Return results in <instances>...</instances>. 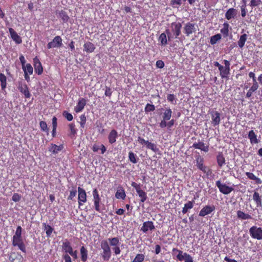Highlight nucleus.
<instances>
[{
    "label": "nucleus",
    "instance_id": "obj_43",
    "mask_svg": "<svg viewBox=\"0 0 262 262\" xmlns=\"http://www.w3.org/2000/svg\"><path fill=\"white\" fill-rule=\"evenodd\" d=\"M43 225L47 236H50L53 231V228L50 225H46L45 223H43Z\"/></svg>",
    "mask_w": 262,
    "mask_h": 262
},
{
    "label": "nucleus",
    "instance_id": "obj_13",
    "mask_svg": "<svg viewBox=\"0 0 262 262\" xmlns=\"http://www.w3.org/2000/svg\"><path fill=\"white\" fill-rule=\"evenodd\" d=\"M154 229L155 226L154 225L152 222L147 221L143 223V226L141 228V231H142L144 233H147L149 230L152 231Z\"/></svg>",
    "mask_w": 262,
    "mask_h": 262
},
{
    "label": "nucleus",
    "instance_id": "obj_10",
    "mask_svg": "<svg viewBox=\"0 0 262 262\" xmlns=\"http://www.w3.org/2000/svg\"><path fill=\"white\" fill-rule=\"evenodd\" d=\"M93 195L95 210L97 211L100 212V202L101 199L100 198L98 191L96 188H95L93 190Z\"/></svg>",
    "mask_w": 262,
    "mask_h": 262
},
{
    "label": "nucleus",
    "instance_id": "obj_18",
    "mask_svg": "<svg viewBox=\"0 0 262 262\" xmlns=\"http://www.w3.org/2000/svg\"><path fill=\"white\" fill-rule=\"evenodd\" d=\"M118 137V133L115 129H112L108 136V142L110 144H113L116 141Z\"/></svg>",
    "mask_w": 262,
    "mask_h": 262
},
{
    "label": "nucleus",
    "instance_id": "obj_42",
    "mask_svg": "<svg viewBox=\"0 0 262 262\" xmlns=\"http://www.w3.org/2000/svg\"><path fill=\"white\" fill-rule=\"evenodd\" d=\"M109 242L111 246L115 247L117 246V245L119 243V240L118 237H113V238H108L107 239V242Z\"/></svg>",
    "mask_w": 262,
    "mask_h": 262
},
{
    "label": "nucleus",
    "instance_id": "obj_20",
    "mask_svg": "<svg viewBox=\"0 0 262 262\" xmlns=\"http://www.w3.org/2000/svg\"><path fill=\"white\" fill-rule=\"evenodd\" d=\"M62 250L66 254L70 253L71 251L73 250V248L71 245V244L68 239H66L64 242L62 243Z\"/></svg>",
    "mask_w": 262,
    "mask_h": 262
},
{
    "label": "nucleus",
    "instance_id": "obj_15",
    "mask_svg": "<svg viewBox=\"0 0 262 262\" xmlns=\"http://www.w3.org/2000/svg\"><path fill=\"white\" fill-rule=\"evenodd\" d=\"M86 103V101L85 99L81 98L79 99L77 105L75 107V111L76 113L80 112L84 108Z\"/></svg>",
    "mask_w": 262,
    "mask_h": 262
},
{
    "label": "nucleus",
    "instance_id": "obj_55",
    "mask_svg": "<svg viewBox=\"0 0 262 262\" xmlns=\"http://www.w3.org/2000/svg\"><path fill=\"white\" fill-rule=\"evenodd\" d=\"M20 199H21L20 195L17 193H14L12 197V201L15 202H19L20 201Z\"/></svg>",
    "mask_w": 262,
    "mask_h": 262
},
{
    "label": "nucleus",
    "instance_id": "obj_25",
    "mask_svg": "<svg viewBox=\"0 0 262 262\" xmlns=\"http://www.w3.org/2000/svg\"><path fill=\"white\" fill-rule=\"evenodd\" d=\"M253 199L255 202L257 207H262V200L261 196L259 195V194L258 192L256 191L254 192Z\"/></svg>",
    "mask_w": 262,
    "mask_h": 262
},
{
    "label": "nucleus",
    "instance_id": "obj_37",
    "mask_svg": "<svg viewBox=\"0 0 262 262\" xmlns=\"http://www.w3.org/2000/svg\"><path fill=\"white\" fill-rule=\"evenodd\" d=\"M172 111L170 108H166L165 112L163 113V119L164 120H169L171 117Z\"/></svg>",
    "mask_w": 262,
    "mask_h": 262
},
{
    "label": "nucleus",
    "instance_id": "obj_50",
    "mask_svg": "<svg viewBox=\"0 0 262 262\" xmlns=\"http://www.w3.org/2000/svg\"><path fill=\"white\" fill-rule=\"evenodd\" d=\"M40 128L44 132H48V128L47 126V124L46 122L43 121H41L39 123Z\"/></svg>",
    "mask_w": 262,
    "mask_h": 262
},
{
    "label": "nucleus",
    "instance_id": "obj_45",
    "mask_svg": "<svg viewBox=\"0 0 262 262\" xmlns=\"http://www.w3.org/2000/svg\"><path fill=\"white\" fill-rule=\"evenodd\" d=\"M128 158L129 161L134 164H136L137 163V157L136 154H135L133 152L130 151L128 154Z\"/></svg>",
    "mask_w": 262,
    "mask_h": 262
},
{
    "label": "nucleus",
    "instance_id": "obj_32",
    "mask_svg": "<svg viewBox=\"0 0 262 262\" xmlns=\"http://www.w3.org/2000/svg\"><path fill=\"white\" fill-rule=\"evenodd\" d=\"M237 216L238 219L241 220H247L251 219L252 218L251 216L248 214L245 213L242 211L238 210L237 211Z\"/></svg>",
    "mask_w": 262,
    "mask_h": 262
},
{
    "label": "nucleus",
    "instance_id": "obj_38",
    "mask_svg": "<svg viewBox=\"0 0 262 262\" xmlns=\"http://www.w3.org/2000/svg\"><path fill=\"white\" fill-rule=\"evenodd\" d=\"M247 39V35L246 34H244L241 36L240 38L238 41V45L241 48H242L244 46Z\"/></svg>",
    "mask_w": 262,
    "mask_h": 262
},
{
    "label": "nucleus",
    "instance_id": "obj_24",
    "mask_svg": "<svg viewBox=\"0 0 262 262\" xmlns=\"http://www.w3.org/2000/svg\"><path fill=\"white\" fill-rule=\"evenodd\" d=\"M56 14H58V17L62 20L63 23L68 22L70 19L67 13L63 10H61L60 11H56Z\"/></svg>",
    "mask_w": 262,
    "mask_h": 262
},
{
    "label": "nucleus",
    "instance_id": "obj_28",
    "mask_svg": "<svg viewBox=\"0 0 262 262\" xmlns=\"http://www.w3.org/2000/svg\"><path fill=\"white\" fill-rule=\"evenodd\" d=\"M63 148V146L62 145L58 146L56 144H52L51 146L49 149V151L52 152L54 154H58L60 151H61Z\"/></svg>",
    "mask_w": 262,
    "mask_h": 262
},
{
    "label": "nucleus",
    "instance_id": "obj_5",
    "mask_svg": "<svg viewBox=\"0 0 262 262\" xmlns=\"http://www.w3.org/2000/svg\"><path fill=\"white\" fill-rule=\"evenodd\" d=\"M132 187L135 188L136 192H137L140 198V202H144L147 199L146 193L142 190L140 184L133 182L131 184Z\"/></svg>",
    "mask_w": 262,
    "mask_h": 262
},
{
    "label": "nucleus",
    "instance_id": "obj_27",
    "mask_svg": "<svg viewBox=\"0 0 262 262\" xmlns=\"http://www.w3.org/2000/svg\"><path fill=\"white\" fill-rule=\"evenodd\" d=\"M115 196L117 199H121L124 200L126 196L125 191L122 187H119L115 194Z\"/></svg>",
    "mask_w": 262,
    "mask_h": 262
},
{
    "label": "nucleus",
    "instance_id": "obj_31",
    "mask_svg": "<svg viewBox=\"0 0 262 262\" xmlns=\"http://www.w3.org/2000/svg\"><path fill=\"white\" fill-rule=\"evenodd\" d=\"M216 161L220 167H222L225 164V159L222 153H220L216 157Z\"/></svg>",
    "mask_w": 262,
    "mask_h": 262
},
{
    "label": "nucleus",
    "instance_id": "obj_29",
    "mask_svg": "<svg viewBox=\"0 0 262 262\" xmlns=\"http://www.w3.org/2000/svg\"><path fill=\"white\" fill-rule=\"evenodd\" d=\"M245 174L249 179L255 181L256 184H260L262 183V181L256 177L253 173L246 172Z\"/></svg>",
    "mask_w": 262,
    "mask_h": 262
},
{
    "label": "nucleus",
    "instance_id": "obj_8",
    "mask_svg": "<svg viewBox=\"0 0 262 262\" xmlns=\"http://www.w3.org/2000/svg\"><path fill=\"white\" fill-rule=\"evenodd\" d=\"M62 45V39L60 36H55L53 40L49 42L47 45V48L50 49L52 48H59Z\"/></svg>",
    "mask_w": 262,
    "mask_h": 262
},
{
    "label": "nucleus",
    "instance_id": "obj_47",
    "mask_svg": "<svg viewBox=\"0 0 262 262\" xmlns=\"http://www.w3.org/2000/svg\"><path fill=\"white\" fill-rule=\"evenodd\" d=\"M70 130V136H74L77 133V129L75 128V125L73 123H71L69 125Z\"/></svg>",
    "mask_w": 262,
    "mask_h": 262
},
{
    "label": "nucleus",
    "instance_id": "obj_17",
    "mask_svg": "<svg viewBox=\"0 0 262 262\" xmlns=\"http://www.w3.org/2000/svg\"><path fill=\"white\" fill-rule=\"evenodd\" d=\"M34 62L35 73L38 75H40L43 72V68L40 62L36 58L34 59Z\"/></svg>",
    "mask_w": 262,
    "mask_h": 262
},
{
    "label": "nucleus",
    "instance_id": "obj_3",
    "mask_svg": "<svg viewBox=\"0 0 262 262\" xmlns=\"http://www.w3.org/2000/svg\"><path fill=\"white\" fill-rule=\"evenodd\" d=\"M249 233L251 236L257 240L262 239V228L253 226L249 229Z\"/></svg>",
    "mask_w": 262,
    "mask_h": 262
},
{
    "label": "nucleus",
    "instance_id": "obj_14",
    "mask_svg": "<svg viewBox=\"0 0 262 262\" xmlns=\"http://www.w3.org/2000/svg\"><path fill=\"white\" fill-rule=\"evenodd\" d=\"M212 123L213 126L218 125L221 121V114L218 112H213L211 113Z\"/></svg>",
    "mask_w": 262,
    "mask_h": 262
},
{
    "label": "nucleus",
    "instance_id": "obj_56",
    "mask_svg": "<svg viewBox=\"0 0 262 262\" xmlns=\"http://www.w3.org/2000/svg\"><path fill=\"white\" fill-rule=\"evenodd\" d=\"M80 126L81 127L84 128V125L86 122V117L84 115H82L80 117Z\"/></svg>",
    "mask_w": 262,
    "mask_h": 262
},
{
    "label": "nucleus",
    "instance_id": "obj_11",
    "mask_svg": "<svg viewBox=\"0 0 262 262\" xmlns=\"http://www.w3.org/2000/svg\"><path fill=\"white\" fill-rule=\"evenodd\" d=\"M171 31L175 35V38H178L181 34V29L182 25L180 23H172L171 24Z\"/></svg>",
    "mask_w": 262,
    "mask_h": 262
},
{
    "label": "nucleus",
    "instance_id": "obj_59",
    "mask_svg": "<svg viewBox=\"0 0 262 262\" xmlns=\"http://www.w3.org/2000/svg\"><path fill=\"white\" fill-rule=\"evenodd\" d=\"M112 93V91L110 88L105 86V95L106 96L111 97Z\"/></svg>",
    "mask_w": 262,
    "mask_h": 262
},
{
    "label": "nucleus",
    "instance_id": "obj_9",
    "mask_svg": "<svg viewBox=\"0 0 262 262\" xmlns=\"http://www.w3.org/2000/svg\"><path fill=\"white\" fill-rule=\"evenodd\" d=\"M78 204L79 206H81L86 202V194L85 191L80 187H78Z\"/></svg>",
    "mask_w": 262,
    "mask_h": 262
},
{
    "label": "nucleus",
    "instance_id": "obj_60",
    "mask_svg": "<svg viewBox=\"0 0 262 262\" xmlns=\"http://www.w3.org/2000/svg\"><path fill=\"white\" fill-rule=\"evenodd\" d=\"M182 4L181 0H172L171 5L174 7L176 6H180Z\"/></svg>",
    "mask_w": 262,
    "mask_h": 262
},
{
    "label": "nucleus",
    "instance_id": "obj_51",
    "mask_svg": "<svg viewBox=\"0 0 262 262\" xmlns=\"http://www.w3.org/2000/svg\"><path fill=\"white\" fill-rule=\"evenodd\" d=\"M22 228L20 226H18L16 228L14 235L13 237H21Z\"/></svg>",
    "mask_w": 262,
    "mask_h": 262
},
{
    "label": "nucleus",
    "instance_id": "obj_1",
    "mask_svg": "<svg viewBox=\"0 0 262 262\" xmlns=\"http://www.w3.org/2000/svg\"><path fill=\"white\" fill-rule=\"evenodd\" d=\"M101 248L103 251L101 253V256L104 260H108L111 257V250L106 240H103L101 242Z\"/></svg>",
    "mask_w": 262,
    "mask_h": 262
},
{
    "label": "nucleus",
    "instance_id": "obj_26",
    "mask_svg": "<svg viewBox=\"0 0 262 262\" xmlns=\"http://www.w3.org/2000/svg\"><path fill=\"white\" fill-rule=\"evenodd\" d=\"M236 15V10L233 8L229 9L225 14V17L228 20L234 18Z\"/></svg>",
    "mask_w": 262,
    "mask_h": 262
},
{
    "label": "nucleus",
    "instance_id": "obj_40",
    "mask_svg": "<svg viewBox=\"0 0 262 262\" xmlns=\"http://www.w3.org/2000/svg\"><path fill=\"white\" fill-rule=\"evenodd\" d=\"M0 81L1 82L2 89L4 90L7 85V78L4 74H0Z\"/></svg>",
    "mask_w": 262,
    "mask_h": 262
},
{
    "label": "nucleus",
    "instance_id": "obj_7",
    "mask_svg": "<svg viewBox=\"0 0 262 262\" xmlns=\"http://www.w3.org/2000/svg\"><path fill=\"white\" fill-rule=\"evenodd\" d=\"M225 68L220 73V76L222 78H226L228 79V76L230 74V62L227 60H224L223 61Z\"/></svg>",
    "mask_w": 262,
    "mask_h": 262
},
{
    "label": "nucleus",
    "instance_id": "obj_54",
    "mask_svg": "<svg viewBox=\"0 0 262 262\" xmlns=\"http://www.w3.org/2000/svg\"><path fill=\"white\" fill-rule=\"evenodd\" d=\"M260 3H262L261 0H251L250 6L253 8L257 6Z\"/></svg>",
    "mask_w": 262,
    "mask_h": 262
},
{
    "label": "nucleus",
    "instance_id": "obj_52",
    "mask_svg": "<svg viewBox=\"0 0 262 262\" xmlns=\"http://www.w3.org/2000/svg\"><path fill=\"white\" fill-rule=\"evenodd\" d=\"M167 100L172 103H176V98L173 94H168L167 96Z\"/></svg>",
    "mask_w": 262,
    "mask_h": 262
},
{
    "label": "nucleus",
    "instance_id": "obj_2",
    "mask_svg": "<svg viewBox=\"0 0 262 262\" xmlns=\"http://www.w3.org/2000/svg\"><path fill=\"white\" fill-rule=\"evenodd\" d=\"M197 25L195 23L188 22L185 24L183 28V32L186 36H189L193 33H195L196 32Z\"/></svg>",
    "mask_w": 262,
    "mask_h": 262
},
{
    "label": "nucleus",
    "instance_id": "obj_49",
    "mask_svg": "<svg viewBox=\"0 0 262 262\" xmlns=\"http://www.w3.org/2000/svg\"><path fill=\"white\" fill-rule=\"evenodd\" d=\"M155 110L154 105L147 103L145 107V112H152Z\"/></svg>",
    "mask_w": 262,
    "mask_h": 262
},
{
    "label": "nucleus",
    "instance_id": "obj_57",
    "mask_svg": "<svg viewBox=\"0 0 262 262\" xmlns=\"http://www.w3.org/2000/svg\"><path fill=\"white\" fill-rule=\"evenodd\" d=\"M184 256L185 262H193V258L189 254H188L187 253H184Z\"/></svg>",
    "mask_w": 262,
    "mask_h": 262
},
{
    "label": "nucleus",
    "instance_id": "obj_23",
    "mask_svg": "<svg viewBox=\"0 0 262 262\" xmlns=\"http://www.w3.org/2000/svg\"><path fill=\"white\" fill-rule=\"evenodd\" d=\"M80 252L81 261L82 262H85L87 260L88 257V250L84 246H82L80 248Z\"/></svg>",
    "mask_w": 262,
    "mask_h": 262
},
{
    "label": "nucleus",
    "instance_id": "obj_64",
    "mask_svg": "<svg viewBox=\"0 0 262 262\" xmlns=\"http://www.w3.org/2000/svg\"><path fill=\"white\" fill-rule=\"evenodd\" d=\"M112 249L115 255H118L120 253L121 250L118 246L114 247Z\"/></svg>",
    "mask_w": 262,
    "mask_h": 262
},
{
    "label": "nucleus",
    "instance_id": "obj_19",
    "mask_svg": "<svg viewBox=\"0 0 262 262\" xmlns=\"http://www.w3.org/2000/svg\"><path fill=\"white\" fill-rule=\"evenodd\" d=\"M192 147L195 149H201L205 152H207L209 150L208 146H205V144L202 142L194 143L192 145Z\"/></svg>",
    "mask_w": 262,
    "mask_h": 262
},
{
    "label": "nucleus",
    "instance_id": "obj_33",
    "mask_svg": "<svg viewBox=\"0 0 262 262\" xmlns=\"http://www.w3.org/2000/svg\"><path fill=\"white\" fill-rule=\"evenodd\" d=\"M194 201H188L187 203L184 205V207L182 209V213L183 214L186 213L189 210L192 209L193 207Z\"/></svg>",
    "mask_w": 262,
    "mask_h": 262
},
{
    "label": "nucleus",
    "instance_id": "obj_12",
    "mask_svg": "<svg viewBox=\"0 0 262 262\" xmlns=\"http://www.w3.org/2000/svg\"><path fill=\"white\" fill-rule=\"evenodd\" d=\"M9 31L11 38L16 43L20 44L22 42L21 37L17 34L16 32L13 29L11 28H9Z\"/></svg>",
    "mask_w": 262,
    "mask_h": 262
},
{
    "label": "nucleus",
    "instance_id": "obj_4",
    "mask_svg": "<svg viewBox=\"0 0 262 262\" xmlns=\"http://www.w3.org/2000/svg\"><path fill=\"white\" fill-rule=\"evenodd\" d=\"M215 185L220 191L224 194H228L234 190L233 187L228 186L226 184L222 183L220 180L216 181Z\"/></svg>",
    "mask_w": 262,
    "mask_h": 262
},
{
    "label": "nucleus",
    "instance_id": "obj_35",
    "mask_svg": "<svg viewBox=\"0 0 262 262\" xmlns=\"http://www.w3.org/2000/svg\"><path fill=\"white\" fill-rule=\"evenodd\" d=\"M229 25L228 23H224L223 28L221 29V32L223 34L224 37H227L229 35Z\"/></svg>",
    "mask_w": 262,
    "mask_h": 262
},
{
    "label": "nucleus",
    "instance_id": "obj_63",
    "mask_svg": "<svg viewBox=\"0 0 262 262\" xmlns=\"http://www.w3.org/2000/svg\"><path fill=\"white\" fill-rule=\"evenodd\" d=\"M156 66L157 68H160V69H162L164 67V63L163 61L162 60H158L157 62H156Z\"/></svg>",
    "mask_w": 262,
    "mask_h": 262
},
{
    "label": "nucleus",
    "instance_id": "obj_48",
    "mask_svg": "<svg viewBox=\"0 0 262 262\" xmlns=\"http://www.w3.org/2000/svg\"><path fill=\"white\" fill-rule=\"evenodd\" d=\"M144 255L142 254H138L134 259L133 262H142L144 259Z\"/></svg>",
    "mask_w": 262,
    "mask_h": 262
},
{
    "label": "nucleus",
    "instance_id": "obj_39",
    "mask_svg": "<svg viewBox=\"0 0 262 262\" xmlns=\"http://www.w3.org/2000/svg\"><path fill=\"white\" fill-rule=\"evenodd\" d=\"M173 252H178V254L177 255V258L178 259H179L180 261H183L184 260L185 256H184V253L182 251L178 250L177 248H173L172 249Z\"/></svg>",
    "mask_w": 262,
    "mask_h": 262
},
{
    "label": "nucleus",
    "instance_id": "obj_22",
    "mask_svg": "<svg viewBox=\"0 0 262 262\" xmlns=\"http://www.w3.org/2000/svg\"><path fill=\"white\" fill-rule=\"evenodd\" d=\"M84 49L83 50L87 53H92L95 49V47L94 45L90 41L86 42L83 45Z\"/></svg>",
    "mask_w": 262,
    "mask_h": 262
},
{
    "label": "nucleus",
    "instance_id": "obj_58",
    "mask_svg": "<svg viewBox=\"0 0 262 262\" xmlns=\"http://www.w3.org/2000/svg\"><path fill=\"white\" fill-rule=\"evenodd\" d=\"M77 194V191L76 189H73L72 190L70 191V195L68 198V200H72L74 197L76 196Z\"/></svg>",
    "mask_w": 262,
    "mask_h": 262
},
{
    "label": "nucleus",
    "instance_id": "obj_16",
    "mask_svg": "<svg viewBox=\"0 0 262 262\" xmlns=\"http://www.w3.org/2000/svg\"><path fill=\"white\" fill-rule=\"evenodd\" d=\"M215 207L214 206H205L200 211L199 215L201 216H204L208 214L211 213L214 210Z\"/></svg>",
    "mask_w": 262,
    "mask_h": 262
},
{
    "label": "nucleus",
    "instance_id": "obj_36",
    "mask_svg": "<svg viewBox=\"0 0 262 262\" xmlns=\"http://www.w3.org/2000/svg\"><path fill=\"white\" fill-rule=\"evenodd\" d=\"M22 69L24 73H27L29 75H32L33 74V67L30 63H27L26 65L24 66V67H22Z\"/></svg>",
    "mask_w": 262,
    "mask_h": 262
},
{
    "label": "nucleus",
    "instance_id": "obj_44",
    "mask_svg": "<svg viewBox=\"0 0 262 262\" xmlns=\"http://www.w3.org/2000/svg\"><path fill=\"white\" fill-rule=\"evenodd\" d=\"M258 86H256L255 84L254 85H252L246 94V98H250L252 96V93L258 89Z\"/></svg>",
    "mask_w": 262,
    "mask_h": 262
},
{
    "label": "nucleus",
    "instance_id": "obj_6",
    "mask_svg": "<svg viewBox=\"0 0 262 262\" xmlns=\"http://www.w3.org/2000/svg\"><path fill=\"white\" fill-rule=\"evenodd\" d=\"M12 245L14 247L17 246L21 251L26 253V247L22 237H13Z\"/></svg>",
    "mask_w": 262,
    "mask_h": 262
},
{
    "label": "nucleus",
    "instance_id": "obj_30",
    "mask_svg": "<svg viewBox=\"0 0 262 262\" xmlns=\"http://www.w3.org/2000/svg\"><path fill=\"white\" fill-rule=\"evenodd\" d=\"M197 167L204 173H206L207 176H209L211 174V170L208 167L204 165L203 163L199 164Z\"/></svg>",
    "mask_w": 262,
    "mask_h": 262
},
{
    "label": "nucleus",
    "instance_id": "obj_62",
    "mask_svg": "<svg viewBox=\"0 0 262 262\" xmlns=\"http://www.w3.org/2000/svg\"><path fill=\"white\" fill-rule=\"evenodd\" d=\"M62 257L64 260V262H72L71 258L68 254L63 255Z\"/></svg>",
    "mask_w": 262,
    "mask_h": 262
},
{
    "label": "nucleus",
    "instance_id": "obj_34",
    "mask_svg": "<svg viewBox=\"0 0 262 262\" xmlns=\"http://www.w3.org/2000/svg\"><path fill=\"white\" fill-rule=\"evenodd\" d=\"M158 41L160 42L161 46H165L167 43V37L165 33H162L160 34Z\"/></svg>",
    "mask_w": 262,
    "mask_h": 262
},
{
    "label": "nucleus",
    "instance_id": "obj_41",
    "mask_svg": "<svg viewBox=\"0 0 262 262\" xmlns=\"http://www.w3.org/2000/svg\"><path fill=\"white\" fill-rule=\"evenodd\" d=\"M222 38V36L220 34H217L211 37L210 43L211 45H215L218 41H219Z\"/></svg>",
    "mask_w": 262,
    "mask_h": 262
},
{
    "label": "nucleus",
    "instance_id": "obj_53",
    "mask_svg": "<svg viewBox=\"0 0 262 262\" xmlns=\"http://www.w3.org/2000/svg\"><path fill=\"white\" fill-rule=\"evenodd\" d=\"M63 115L69 121H72L73 118L72 115L67 111L63 112Z\"/></svg>",
    "mask_w": 262,
    "mask_h": 262
},
{
    "label": "nucleus",
    "instance_id": "obj_21",
    "mask_svg": "<svg viewBox=\"0 0 262 262\" xmlns=\"http://www.w3.org/2000/svg\"><path fill=\"white\" fill-rule=\"evenodd\" d=\"M248 137L252 144H257L259 142V140L257 138V136L253 130H251L249 132Z\"/></svg>",
    "mask_w": 262,
    "mask_h": 262
},
{
    "label": "nucleus",
    "instance_id": "obj_46",
    "mask_svg": "<svg viewBox=\"0 0 262 262\" xmlns=\"http://www.w3.org/2000/svg\"><path fill=\"white\" fill-rule=\"evenodd\" d=\"M146 147L147 148L150 149L155 152H157L159 150V148H157L156 144L149 141L148 143H147Z\"/></svg>",
    "mask_w": 262,
    "mask_h": 262
},
{
    "label": "nucleus",
    "instance_id": "obj_61",
    "mask_svg": "<svg viewBox=\"0 0 262 262\" xmlns=\"http://www.w3.org/2000/svg\"><path fill=\"white\" fill-rule=\"evenodd\" d=\"M138 142L142 145L145 144L146 146L147 143L148 142V141H146L144 139L139 136L138 138Z\"/></svg>",
    "mask_w": 262,
    "mask_h": 262
}]
</instances>
